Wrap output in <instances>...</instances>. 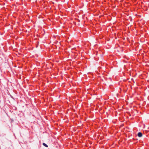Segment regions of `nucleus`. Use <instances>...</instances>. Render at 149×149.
Wrapping results in <instances>:
<instances>
[{
  "label": "nucleus",
  "instance_id": "obj_1",
  "mask_svg": "<svg viewBox=\"0 0 149 149\" xmlns=\"http://www.w3.org/2000/svg\"><path fill=\"white\" fill-rule=\"evenodd\" d=\"M138 136L140 137H141L142 136V134L141 132H139L138 134Z\"/></svg>",
  "mask_w": 149,
  "mask_h": 149
},
{
  "label": "nucleus",
  "instance_id": "obj_2",
  "mask_svg": "<svg viewBox=\"0 0 149 149\" xmlns=\"http://www.w3.org/2000/svg\"><path fill=\"white\" fill-rule=\"evenodd\" d=\"M43 145L44 146L46 147H48V146L45 143H43Z\"/></svg>",
  "mask_w": 149,
  "mask_h": 149
}]
</instances>
